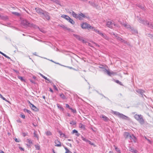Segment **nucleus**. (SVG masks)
Instances as JSON below:
<instances>
[{
  "label": "nucleus",
  "mask_w": 153,
  "mask_h": 153,
  "mask_svg": "<svg viewBox=\"0 0 153 153\" xmlns=\"http://www.w3.org/2000/svg\"><path fill=\"white\" fill-rule=\"evenodd\" d=\"M99 68L102 69V71L104 73L107 74L108 76H111L116 75L117 73L116 72L110 70L108 68L106 69L105 68L104 66L103 65H100L99 66Z\"/></svg>",
  "instance_id": "1"
},
{
  "label": "nucleus",
  "mask_w": 153,
  "mask_h": 153,
  "mask_svg": "<svg viewBox=\"0 0 153 153\" xmlns=\"http://www.w3.org/2000/svg\"><path fill=\"white\" fill-rule=\"evenodd\" d=\"M71 14L76 19H79L80 20H82L83 18H87L86 16H85L84 14L82 13L77 14L74 11H72Z\"/></svg>",
  "instance_id": "2"
},
{
  "label": "nucleus",
  "mask_w": 153,
  "mask_h": 153,
  "mask_svg": "<svg viewBox=\"0 0 153 153\" xmlns=\"http://www.w3.org/2000/svg\"><path fill=\"white\" fill-rule=\"evenodd\" d=\"M138 21L139 22L141 23L144 25H146L148 26L151 29H153V23L151 22H149L147 21H145L142 20L140 18L139 19Z\"/></svg>",
  "instance_id": "3"
},
{
  "label": "nucleus",
  "mask_w": 153,
  "mask_h": 153,
  "mask_svg": "<svg viewBox=\"0 0 153 153\" xmlns=\"http://www.w3.org/2000/svg\"><path fill=\"white\" fill-rule=\"evenodd\" d=\"M134 117L140 124H143L144 123V121L142 115L136 114L134 116Z\"/></svg>",
  "instance_id": "4"
},
{
  "label": "nucleus",
  "mask_w": 153,
  "mask_h": 153,
  "mask_svg": "<svg viewBox=\"0 0 153 153\" xmlns=\"http://www.w3.org/2000/svg\"><path fill=\"white\" fill-rule=\"evenodd\" d=\"M41 16V17L43 19L47 20H49L50 19V16H49V13L45 11L43 13Z\"/></svg>",
  "instance_id": "5"
},
{
  "label": "nucleus",
  "mask_w": 153,
  "mask_h": 153,
  "mask_svg": "<svg viewBox=\"0 0 153 153\" xmlns=\"http://www.w3.org/2000/svg\"><path fill=\"white\" fill-rule=\"evenodd\" d=\"M81 26L83 29H87L89 30L94 28V27H91L90 25L86 23H83L81 25Z\"/></svg>",
  "instance_id": "6"
},
{
  "label": "nucleus",
  "mask_w": 153,
  "mask_h": 153,
  "mask_svg": "<svg viewBox=\"0 0 153 153\" xmlns=\"http://www.w3.org/2000/svg\"><path fill=\"white\" fill-rule=\"evenodd\" d=\"M22 24L25 26L31 27L32 26V24H30L29 22L26 20H23L22 21Z\"/></svg>",
  "instance_id": "7"
},
{
  "label": "nucleus",
  "mask_w": 153,
  "mask_h": 153,
  "mask_svg": "<svg viewBox=\"0 0 153 153\" xmlns=\"http://www.w3.org/2000/svg\"><path fill=\"white\" fill-rule=\"evenodd\" d=\"M35 10H36V12L38 13L39 14V15H41V16L42 15V14L43 13L44 11H45V10H43L41 8H40L39 7L35 8Z\"/></svg>",
  "instance_id": "8"
},
{
  "label": "nucleus",
  "mask_w": 153,
  "mask_h": 153,
  "mask_svg": "<svg viewBox=\"0 0 153 153\" xmlns=\"http://www.w3.org/2000/svg\"><path fill=\"white\" fill-rule=\"evenodd\" d=\"M108 27L111 28H112L113 26H115V25L111 21H107L106 22V25Z\"/></svg>",
  "instance_id": "9"
},
{
  "label": "nucleus",
  "mask_w": 153,
  "mask_h": 153,
  "mask_svg": "<svg viewBox=\"0 0 153 153\" xmlns=\"http://www.w3.org/2000/svg\"><path fill=\"white\" fill-rule=\"evenodd\" d=\"M73 36L79 41L82 42L83 43H85V41L82 38L79 36L75 34H73Z\"/></svg>",
  "instance_id": "10"
},
{
  "label": "nucleus",
  "mask_w": 153,
  "mask_h": 153,
  "mask_svg": "<svg viewBox=\"0 0 153 153\" xmlns=\"http://www.w3.org/2000/svg\"><path fill=\"white\" fill-rule=\"evenodd\" d=\"M136 91L139 94L141 95V96L142 97H143V95L146 97V96L143 94L144 92V91L140 89H137L136 90Z\"/></svg>",
  "instance_id": "11"
},
{
  "label": "nucleus",
  "mask_w": 153,
  "mask_h": 153,
  "mask_svg": "<svg viewBox=\"0 0 153 153\" xmlns=\"http://www.w3.org/2000/svg\"><path fill=\"white\" fill-rule=\"evenodd\" d=\"M29 103L30 104V106L31 108L34 111H37L38 110L37 108L33 104H31L30 101H29Z\"/></svg>",
  "instance_id": "12"
},
{
  "label": "nucleus",
  "mask_w": 153,
  "mask_h": 153,
  "mask_svg": "<svg viewBox=\"0 0 153 153\" xmlns=\"http://www.w3.org/2000/svg\"><path fill=\"white\" fill-rule=\"evenodd\" d=\"M118 116L120 118L123 119H126L127 118H128L127 117L120 113Z\"/></svg>",
  "instance_id": "13"
},
{
  "label": "nucleus",
  "mask_w": 153,
  "mask_h": 153,
  "mask_svg": "<svg viewBox=\"0 0 153 153\" xmlns=\"http://www.w3.org/2000/svg\"><path fill=\"white\" fill-rule=\"evenodd\" d=\"M55 146H61V142L60 141H59L58 140H55Z\"/></svg>",
  "instance_id": "14"
},
{
  "label": "nucleus",
  "mask_w": 153,
  "mask_h": 153,
  "mask_svg": "<svg viewBox=\"0 0 153 153\" xmlns=\"http://www.w3.org/2000/svg\"><path fill=\"white\" fill-rule=\"evenodd\" d=\"M100 117L103 118V120L105 121H108L109 120L108 117L103 114L101 115Z\"/></svg>",
  "instance_id": "15"
},
{
  "label": "nucleus",
  "mask_w": 153,
  "mask_h": 153,
  "mask_svg": "<svg viewBox=\"0 0 153 153\" xmlns=\"http://www.w3.org/2000/svg\"><path fill=\"white\" fill-rule=\"evenodd\" d=\"M59 26L62 27V28H63L64 30H68V31H70L71 30V29L69 28H68L67 27H66V26L63 25H59Z\"/></svg>",
  "instance_id": "16"
},
{
  "label": "nucleus",
  "mask_w": 153,
  "mask_h": 153,
  "mask_svg": "<svg viewBox=\"0 0 153 153\" xmlns=\"http://www.w3.org/2000/svg\"><path fill=\"white\" fill-rule=\"evenodd\" d=\"M130 29L132 32L133 34H136L137 33V30L134 29L133 27H131Z\"/></svg>",
  "instance_id": "17"
},
{
  "label": "nucleus",
  "mask_w": 153,
  "mask_h": 153,
  "mask_svg": "<svg viewBox=\"0 0 153 153\" xmlns=\"http://www.w3.org/2000/svg\"><path fill=\"white\" fill-rule=\"evenodd\" d=\"M61 17L64 19H66V20H67L68 21L69 19H70V18L68 16L65 15H64V14L62 15L61 16Z\"/></svg>",
  "instance_id": "18"
},
{
  "label": "nucleus",
  "mask_w": 153,
  "mask_h": 153,
  "mask_svg": "<svg viewBox=\"0 0 153 153\" xmlns=\"http://www.w3.org/2000/svg\"><path fill=\"white\" fill-rule=\"evenodd\" d=\"M129 135V133L128 132H125L123 134V135L126 139L128 138Z\"/></svg>",
  "instance_id": "19"
},
{
  "label": "nucleus",
  "mask_w": 153,
  "mask_h": 153,
  "mask_svg": "<svg viewBox=\"0 0 153 153\" xmlns=\"http://www.w3.org/2000/svg\"><path fill=\"white\" fill-rule=\"evenodd\" d=\"M57 106L59 109L62 110L63 111L64 110V109L62 107V105H61L59 104H57Z\"/></svg>",
  "instance_id": "20"
},
{
  "label": "nucleus",
  "mask_w": 153,
  "mask_h": 153,
  "mask_svg": "<svg viewBox=\"0 0 153 153\" xmlns=\"http://www.w3.org/2000/svg\"><path fill=\"white\" fill-rule=\"evenodd\" d=\"M123 26L127 28H129L130 29V28L131 27L129 25H128L127 23H125L123 25Z\"/></svg>",
  "instance_id": "21"
},
{
  "label": "nucleus",
  "mask_w": 153,
  "mask_h": 153,
  "mask_svg": "<svg viewBox=\"0 0 153 153\" xmlns=\"http://www.w3.org/2000/svg\"><path fill=\"white\" fill-rule=\"evenodd\" d=\"M114 80V81L116 82L117 83L121 85H123V84H122V83L119 81L118 80H115L114 79H113Z\"/></svg>",
  "instance_id": "22"
},
{
  "label": "nucleus",
  "mask_w": 153,
  "mask_h": 153,
  "mask_svg": "<svg viewBox=\"0 0 153 153\" xmlns=\"http://www.w3.org/2000/svg\"><path fill=\"white\" fill-rule=\"evenodd\" d=\"M68 21L72 25H74L75 23V22L74 20L70 18V19H69V20Z\"/></svg>",
  "instance_id": "23"
},
{
  "label": "nucleus",
  "mask_w": 153,
  "mask_h": 153,
  "mask_svg": "<svg viewBox=\"0 0 153 153\" xmlns=\"http://www.w3.org/2000/svg\"><path fill=\"white\" fill-rule=\"evenodd\" d=\"M70 124L72 126H74L76 124V122L72 120L70 122Z\"/></svg>",
  "instance_id": "24"
},
{
  "label": "nucleus",
  "mask_w": 153,
  "mask_h": 153,
  "mask_svg": "<svg viewBox=\"0 0 153 153\" xmlns=\"http://www.w3.org/2000/svg\"><path fill=\"white\" fill-rule=\"evenodd\" d=\"M115 147V149L116 150V151L118 153H120V150L117 147H116L115 146H114Z\"/></svg>",
  "instance_id": "25"
},
{
  "label": "nucleus",
  "mask_w": 153,
  "mask_h": 153,
  "mask_svg": "<svg viewBox=\"0 0 153 153\" xmlns=\"http://www.w3.org/2000/svg\"><path fill=\"white\" fill-rule=\"evenodd\" d=\"M93 29H93V30H94L96 33H98L99 34L100 33V31L94 28V27Z\"/></svg>",
  "instance_id": "26"
},
{
  "label": "nucleus",
  "mask_w": 153,
  "mask_h": 153,
  "mask_svg": "<svg viewBox=\"0 0 153 153\" xmlns=\"http://www.w3.org/2000/svg\"><path fill=\"white\" fill-rule=\"evenodd\" d=\"M35 146L36 150H39L40 149V146L39 144L35 145Z\"/></svg>",
  "instance_id": "27"
},
{
  "label": "nucleus",
  "mask_w": 153,
  "mask_h": 153,
  "mask_svg": "<svg viewBox=\"0 0 153 153\" xmlns=\"http://www.w3.org/2000/svg\"><path fill=\"white\" fill-rule=\"evenodd\" d=\"M60 96L64 100L66 99V97H65V96L63 93L61 94L60 95Z\"/></svg>",
  "instance_id": "28"
},
{
  "label": "nucleus",
  "mask_w": 153,
  "mask_h": 153,
  "mask_svg": "<svg viewBox=\"0 0 153 153\" xmlns=\"http://www.w3.org/2000/svg\"><path fill=\"white\" fill-rule=\"evenodd\" d=\"M133 137L134 138L136 139L135 137L134 136L133 134H132V136L130 134L128 138H129L131 140V139H133Z\"/></svg>",
  "instance_id": "29"
},
{
  "label": "nucleus",
  "mask_w": 153,
  "mask_h": 153,
  "mask_svg": "<svg viewBox=\"0 0 153 153\" xmlns=\"http://www.w3.org/2000/svg\"><path fill=\"white\" fill-rule=\"evenodd\" d=\"M0 97L3 100H4L8 102V101H7L5 98L4 97L2 96V95L1 94H0Z\"/></svg>",
  "instance_id": "30"
},
{
  "label": "nucleus",
  "mask_w": 153,
  "mask_h": 153,
  "mask_svg": "<svg viewBox=\"0 0 153 153\" xmlns=\"http://www.w3.org/2000/svg\"><path fill=\"white\" fill-rule=\"evenodd\" d=\"M18 78L22 82H25V77H18Z\"/></svg>",
  "instance_id": "31"
},
{
  "label": "nucleus",
  "mask_w": 153,
  "mask_h": 153,
  "mask_svg": "<svg viewBox=\"0 0 153 153\" xmlns=\"http://www.w3.org/2000/svg\"><path fill=\"white\" fill-rule=\"evenodd\" d=\"M110 34H111V35H114V37H117V34L116 33H115L113 32H112L110 33Z\"/></svg>",
  "instance_id": "32"
},
{
  "label": "nucleus",
  "mask_w": 153,
  "mask_h": 153,
  "mask_svg": "<svg viewBox=\"0 0 153 153\" xmlns=\"http://www.w3.org/2000/svg\"><path fill=\"white\" fill-rule=\"evenodd\" d=\"M64 148L66 151V152H67L69 153H72V152L70 151H69L66 147H65Z\"/></svg>",
  "instance_id": "33"
},
{
  "label": "nucleus",
  "mask_w": 153,
  "mask_h": 153,
  "mask_svg": "<svg viewBox=\"0 0 153 153\" xmlns=\"http://www.w3.org/2000/svg\"><path fill=\"white\" fill-rule=\"evenodd\" d=\"M46 134V135L48 136H50L52 135L51 133L49 131H47Z\"/></svg>",
  "instance_id": "34"
},
{
  "label": "nucleus",
  "mask_w": 153,
  "mask_h": 153,
  "mask_svg": "<svg viewBox=\"0 0 153 153\" xmlns=\"http://www.w3.org/2000/svg\"><path fill=\"white\" fill-rule=\"evenodd\" d=\"M12 13L18 16H19L20 15V14L17 12H13Z\"/></svg>",
  "instance_id": "35"
},
{
  "label": "nucleus",
  "mask_w": 153,
  "mask_h": 153,
  "mask_svg": "<svg viewBox=\"0 0 153 153\" xmlns=\"http://www.w3.org/2000/svg\"><path fill=\"white\" fill-rule=\"evenodd\" d=\"M79 127L81 128H84V126L82 123H80L79 124Z\"/></svg>",
  "instance_id": "36"
},
{
  "label": "nucleus",
  "mask_w": 153,
  "mask_h": 153,
  "mask_svg": "<svg viewBox=\"0 0 153 153\" xmlns=\"http://www.w3.org/2000/svg\"><path fill=\"white\" fill-rule=\"evenodd\" d=\"M148 36L151 38V39H153V35L151 34H148Z\"/></svg>",
  "instance_id": "37"
},
{
  "label": "nucleus",
  "mask_w": 153,
  "mask_h": 153,
  "mask_svg": "<svg viewBox=\"0 0 153 153\" xmlns=\"http://www.w3.org/2000/svg\"><path fill=\"white\" fill-rule=\"evenodd\" d=\"M113 113L114 114L118 116V115L120 114L119 112L117 111H114Z\"/></svg>",
  "instance_id": "38"
},
{
  "label": "nucleus",
  "mask_w": 153,
  "mask_h": 153,
  "mask_svg": "<svg viewBox=\"0 0 153 153\" xmlns=\"http://www.w3.org/2000/svg\"><path fill=\"white\" fill-rule=\"evenodd\" d=\"M117 40L121 41V40H122V39L120 37L118 36H117V37H116Z\"/></svg>",
  "instance_id": "39"
},
{
  "label": "nucleus",
  "mask_w": 153,
  "mask_h": 153,
  "mask_svg": "<svg viewBox=\"0 0 153 153\" xmlns=\"http://www.w3.org/2000/svg\"><path fill=\"white\" fill-rule=\"evenodd\" d=\"M69 109H70L72 112H73L74 113H76V111L75 110H74L72 108H70Z\"/></svg>",
  "instance_id": "40"
},
{
  "label": "nucleus",
  "mask_w": 153,
  "mask_h": 153,
  "mask_svg": "<svg viewBox=\"0 0 153 153\" xmlns=\"http://www.w3.org/2000/svg\"><path fill=\"white\" fill-rule=\"evenodd\" d=\"M24 111L25 112H27L29 114H30L31 113V111H30L29 110L26 109H24Z\"/></svg>",
  "instance_id": "41"
},
{
  "label": "nucleus",
  "mask_w": 153,
  "mask_h": 153,
  "mask_svg": "<svg viewBox=\"0 0 153 153\" xmlns=\"http://www.w3.org/2000/svg\"><path fill=\"white\" fill-rule=\"evenodd\" d=\"M88 143L91 145L94 146V147H95L96 146V145H95L94 143H92L90 140L88 142Z\"/></svg>",
  "instance_id": "42"
},
{
  "label": "nucleus",
  "mask_w": 153,
  "mask_h": 153,
  "mask_svg": "<svg viewBox=\"0 0 153 153\" xmlns=\"http://www.w3.org/2000/svg\"><path fill=\"white\" fill-rule=\"evenodd\" d=\"M33 135L34 137H36L38 139V135L36 134L35 131L34 132Z\"/></svg>",
  "instance_id": "43"
},
{
  "label": "nucleus",
  "mask_w": 153,
  "mask_h": 153,
  "mask_svg": "<svg viewBox=\"0 0 153 153\" xmlns=\"http://www.w3.org/2000/svg\"><path fill=\"white\" fill-rule=\"evenodd\" d=\"M20 116L23 118V119H25V115L24 114H20Z\"/></svg>",
  "instance_id": "44"
},
{
  "label": "nucleus",
  "mask_w": 153,
  "mask_h": 153,
  "mask_svg": "<svg viewBox=\"0 0 153 153\" xmlns=\"http://www.w3.org/2000/svg\"><path fill=\"white\" fill-rule=\"evenodd\" d=\"M28 133H25V132H23L22 133V134L23 137H25L27 135Z\"/></svg>",
  "instance_id": "45"
},
{
  "label": "nucleus",
  "mask_w": 153,
  "mask_h": 153,
  "mask_svg": "<svg viewBox=\"0 0 153 153\" xmlns=\"http://www.w3.org/2000/svg\"><path fill=\"white\" fill-rule=\"evenodd\" d=\"M103 38H104L105 39L107 40H109V38H108V37L105 34V36H104V37Z\"/></svg>",
  "instance_id": "46"
},
{
  "label": "nucleus",
  "mask_w": 153,
  "mask_h": 153,
  "mask_svg": "<svg viewBox=\"0 0 153 153\" xmlns=\"http://www.w3.org/2000/svg\"><path fill=\"white\" fill-rule=\"evenodd\" d=\"M44 78H45L46 80H47V81H46V82L47 83H50V81L48 79L47 77H43Z\"/></svg>",
  "instance_id": "47"
},
{
  "label": "nucleus",
  "mask_w": 153,
  "mask_h": 153,
  "mask_svg": "<svg viewBox=\"0 0 153 153\" xmlns=\"http://www.w3.org/2000/svg\"><path fill=\"white\" fill-rule=\"evenodd\" d=\"M129 150L132 152H133L134 151V149L132 147H130L129 148Z\"/></svg>",
  "instance_id": "48"
},
{
  "label": "nucleus",
  "mask_w": 153,
  "mask_h": 153,
  "mask_svg": "<svg viewBox=\"0 0 153 153\" xmlns=\"http://www.w3.org/2000/svg\"><path fill=\"white\" fill-rule=\"evenodd\" d=\"M59 133L60 134V136H62V135H63L62 137H65V135L64 134H63L61 131H59Z\"/></svg>",
  "instance_id": "49"
},
{
  "label": "nucleus",
  "mask_w": 153,
  "mask_h": 153,
  "mask_svg": "<svg viewBox=\"0 0 153 153\" xmlns=\"http://www.w3.org/2000/svg\"><path fill=\"white\" fill-rule=\"evenodd\" d=\"M27 141L29 143L32 144V142L31 140L29 139H27Z\"/></svg>",
  "instance_id": "50"
},
{
  "label": "nucleus",
  "mask_w": 153,
  "mask_h": 153,
  "mask_svg": "<svg viewBox=\"0 0 153 153\" xmlns=\"http://www.w3.org/2000/svg\"><path fill=\"white\" fill-rule=\"evenodd\" d=\"M101 36H102V37L103 38L104 37V36H105V34H104V33H102L101 32H100V33L99 34Z\"/></svg>",
  "instance_id": "51"
},
{
  "label": "nucleus",
  "mask_w": 153,
  "mask_h": 153,
  "mask_svg": "<svg viewBox=\"0 0 153 153\" xmlns=\"http://www.w3.org/2000/svg\"><path fill=\"white\" fill-rule=\"evenodd\" d=\"M101 36H102V37L103 38L104 37V36H105V34H104V33H102L101 32H100V33L99 34Z\"/></svg>",
  "instance_id": "52"
},
{
  "label": "nucleus",
  "mask_w": 153,
  "mask_h": 153,
  "mask_svg": "<svg viewBox=\"0 0 153 153\" xmlns=\"http://www.w3.org/2000/svg\"><path fill=\"white\" fill-rule=\"evenodd\" d=\"M101 36H102V37L103 38L104 37V36H105V34H104V33H102L101 32H100V33L99 34Z\"/></svg>",
  "instance_id": "53"
},
{
  "label": "nucleus",
  "mask_w": 153,
  "mask_h": 153,
  "mask_svg": "<svg viewBox=\"0 0 153 153\" xmlns=\"http://www.w3.org/2000/svg\"><path fill=\"white\" fill-rule=\"evenodd\" d=\"M144 138H145L146 139V140H147L149 142V143H151V140H149V139H147V137H146V136H144Z\"/></svg>",
  "instance_id": "54"
},
{
  "label": "nucleus",
  "mask_w": 153,
  "mask_h": 153,
  "mask_svg": "<svg viewBox=\"0 0 153 153\" xmlns=\"http://www.w3.org/2000/svg\"><path fill=\"white\" fill-rule=\"evenodd\" d=\"M72 132H73V133L74 134V133H78V131L75 130V129H74V130H73V131H72Z\"/></svg>",
  "instance_id": "55"
},
{
  "label": "nucleus",
  "mask_w": 153,
  "mask_h": 153,
  "mask_svg": "<svg viewBox=\"0 0 153 153\" xmlns=\"http://www.w3.org/2000/svg\"><path fill=\"white\" fill-rule=\"evenodd\" d=\"M19 149L21 151H24V149L22 147H20V146H19Z\"/></svg>",
  "instance_id": "56"
},
{
  "label": "nucleus",
  "mask_w": 153,
  "mask_h": 153,
  "mask_svg": "<svg viewBox=\"0 0 153 153\" xmlns=\"http://www.w3.org/2000/svg\"><path fill=\"white\" fill-rule=\"evenodd\" d=\"M53 88H54L57 91H58V89L56 87V86H55V85H53Z\"/></svg>",
  "instance_id": "57"
},
{
  "label": "nucleus",
  "mask_w": 153,
  "mask_h": 153,
  "mask_svg": "<svg viewBox=\"0 0 153 153\" xmlns=\"http://www.w3.org/2000/svg\"><path fill=\"white\" fill-rule=\"evenodd\" d=\"M88 3H89V4H90L92 6H93L94 4V3H93V2H91L90 1H89L88 2Z\"/></svg>",
  "instance_id": "58"
},
{
  "label": "nucleus",
  "mask_w": 153,
  "mask_h": 153,
  "mask_svg": "<svg viewBox=\"0 0 153 153\" xmlns=\"http://www.w3.org/2000/svg\"><path fill=\"white\" fill-rule=\"evenodd\" d=\"M121 42H123L124 43H126L127 42L125 41V40H123V39H122V40H121Z\"/></svg>",
  "instance_id": "59"
},
{
  "label": "nucleus",
  "mask_w": 153,
  "mask_h": 153,
  "mask_svg": "<svg viewBox=\"0 0 153 153\" xmlns=\"http://www.w3.org/2000/svg\"><path fill=\"white\" fill-rule=\"evenodd\" d=\"M65 106H66V108H68L69 109L70 108H71L70 107L69 105L68 104H65Z\"/></svg>",
  "instance_id": "60"
},
{
  "label": "nucleus",
  "mask_w": 153,
  "mask_h": 153,
  "mask_svg": "<svg viewBox=\"0 0 153 153\" xmlns=\"http://www.w3.org/2000/svg\"><path fill=\"white\" fill-rule=\"evenodd\" d=\"M16 121L18 122V123H22V122L21 121V120H20V119H19L18 120H16Z\"/></svg>",
  "instance_id": "61"
},
{
  "label": "nucleus",
  "mask_w": 153,
  "mask_h": 153,
  "mask_svg": "<svg viewBox=\"0 0 153 153\" xmlns=\"http://www.w3.org/2000/svg\"><path fill=\"white\" fill-rule=\"evenodd\" d=\"M15 141L16 142H20V140H18L17 138L15 139Z\"/></svg>",
  "instance_id": "62"
},
{
  "label": "nucleus",
  "mask_w": 153,
  "mask_h": 153,
  "mask_svg": "<svg viewBox=\"0 0 153 153\" xmlns=\"http://www.w3.org/2000/svg\"><path fill=\"white\" fill-rule=\"evenodd\" d=\"M81 138H82V140H83L84 141H85V140H86L85 138L84 137H82H82H81Z\"/></svg>",
  "instance_id": "63"
},
{
  "label": "nucleus",
  "mask_w": 153,
  "mask_h": 153,
  "mask_svg": "<svg viewBox=\"0 0 153 153\" xmlns=\"http://www.w3.org/2000/svg\"><path fill=\"white\" fill-rule=\"evenodd\" d=\"M49 89H50L49 91H51L52 93H53V90L51 88H50Z\"/></svg>",
  "instance_id": "64"
}]
</instances>
